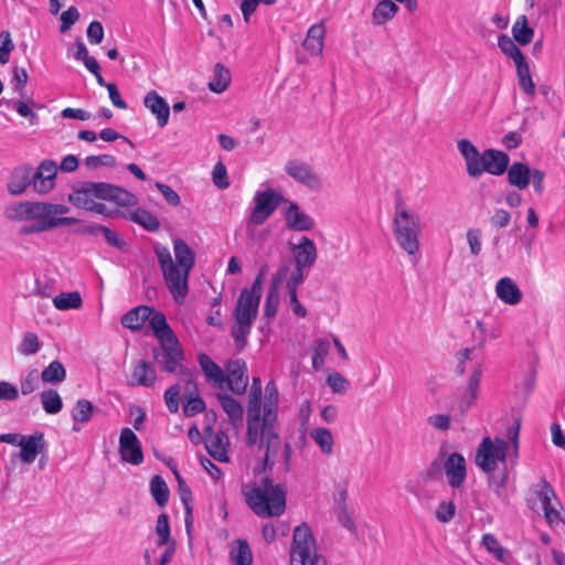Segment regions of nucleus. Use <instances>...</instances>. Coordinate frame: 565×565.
Masks as SVG:
<instances>
[{"instance_id":"f257e3e1","label":"nucleus","mask_w":565,"mask_h":565,"mask_svg":"<svg viewBox=\"0 0 565 565\" xmlns=\"http://www.w3.org/2000/svg\"><path fill=\"white\" fill-rule=\"evenodd\" d=\"M242 493L248 508L259 518L280 516L286 510L287 489L268 476L243 486Z\"/></svg>"},{"instance_id":"f03ea898","label":"nucleus","mask_w":565,"mask_h":565,"mask_svg":"<svg viewBox=\"0 0 565 565\" xmlns=\"http://www.w3.org/2000/svg\"><path fill=\"white\" fill-rule=\"evenodd\" d=\"M273 402L263 407L262 422H259L258 437L255 445L263 452L260 465L255 467L256 475L270 472L275 465V458L281 449V439L278 430V420Z\"/></svg>"},{"instance_id":"7ed1b4c3","label":"nucleus","mask_w":565,"mask_h":565,"mask_svg":"<svg viewBox=\"0 0 565 565\" xmlns=\"http://www.w3.org/2000/svg\"><path fill=\"white\" fill-rule=\"evenodd\" d=\"M392 226L398 247L409 256L416 255L420 249L419 237L423 230L420 216L402 199L395 202Z\"/></svg>"},{"instance_id":"20e7f679","label":"nucleus","mask_w":565,"mask_h":565,"mask_svg":"<svg viewBox=\"0 0 565 565\" xmlns=\"http://www.w3.org/2000/svg\"><path fill=\"white\" fill-rule=\"evenodd\" d=\"M154 253L160 265L166 285L173 299L178 303H183L189 294V270L177 267L172 260L170 250L164 246H156Z\"/></svg>"},{"instance_id":"39448f33","label":"nucleus","mask_w":565,"mask_h":565,"mask_svg":"<svg viewBox=\"0 0 565 565\" xmlns=\"http://www.w3.org/2000/svg\"><path fill=\"white\" fill-rule=\"evenodd\" d=\"M290 565H327V561L317 552L315 535L307 523L294 530Z\"/></svg>"},{"instance_id":"423d86ee","label":"nucleus","mask_w":565,"mask_h":565,"mask_svg":"<svg viewBox=\"0 0 565 565\" xmlns=\"http://www.w3.org/2000/svg\"><path fill=\"white\" fill-rule=\"evenodd\" d=\"M509 444L502 438L484 437L479 444L475 462L486 473L493 472L498 462H505Z\"/></svg>"},{"instance_id":"0eeeda50","label":"nucleus","mask_w":565,"mask_h":565,"mask_svg":"<svg viewBox=\"0 0 565 565\" xmlns=\"http://www.w3.org/2000/svg\"><path fill=\"white\" fill-rule=\"evenodd\" d=\"M254 201L255 206L249 216V222L254 225H262L281 203L289 202L271 188L256 192Z\"/></svg>"},{"instance_id":"6e6552de","label":"nucleus","mask_w":565,"mask_h":565,"mask_svg":"<svg viewBox=\"0 0 565 565\" xmlns=\"http://www.w3.org/2000/svg\"><path fill=\"white\" fill-rule=\"evenodd\" d=\"M260 403H262V382L260 379L254 377L252 387L248 395L247 407V431L246 444L252 447L255 446L258 437V427L260 418Z\"/></svg>"},{"instance_id":"1a4fd4ad","label":"nucleus","mask_w":565,"mask_h":565,"mask_svg":"<svg viewBox=\"0 0 565 565\" xmlns=\"http://www.w3.org/2000/svg\"><path fill=\"white\" fill-rule=\"evenodd\" d=\"M262 294L259 281H254L250 288H243L235 306L234 319L253 323L258 315Z\"/></svg>"},{"instance_id":"9d476101","label":"nucleus","mask_w":565,"mask_h":565,"mask_svg":"<svg viewBox=\"0 0 565 565\" xmlns=\"http://www.w3.org/2000/svg\"><path fill=\"white\" fill-rule=\"evenodd\" d=\"M89 188L95 198L99 200L111 201L121 206L135 205L137 203L136 196L120 186L106 182H89Z\"/></svg>"},{"instance_id":"9b49d317","label":"nucleus","mask_w":565,"mask_h":565,"mask_svg":"<svg viewBox=\"0 0 565 565\" xmlns=\"http://www.w3.org/2000/svg\"><path fill=\"white\" fill-rule=\"evenodd\" d=\"M226 373H224L225 388L241 395L246 392L248 385V374L246 362L242 359L230 360L226 363Z\"/></svg>"},{"instance_id":"f8f14e48","label":"nucleus","mask_w":565,"mask_h":565,"mask_svg":"<svg viewBox=\"0 0 565 565\" xmlns=\"http://www.w3.org/2000/svg\"><path fill=\"white\" fill-rule=\"evenodd\" d=\"M152 353L154 361L161 366L162 371L180 372L181 365L179 363L183 359V351L178 340L177 343H172V341L161 342V347L153 349Z\"/></svg>"},{"instance_id":"ddd939ff","label":"nucleus","mask_w":565,"mask_h":565,"mask_svg":"<svg viewBox=\"0 0 565 565\" xmlns=\"http://www.w3.org/2000/svg\"><path fill=\"white\" fill-rule=\"evenodd\" d=\"M119 455L122 461L134 466L143 462L141 443L130 428H122L119 436Z\"/></svg>"},{"instance_id":"4468645a","label":"nucleus","mask_w":565,"mask_h":565,"mask_svg":"<svg viewBox=\"0 0 565 565\" xmlns=\"http://www.w3.org/2000/svg\"><path fill=\"white\" fill-rule=\"evenodd\" d=\"M285 171L294 180L311 190H318L322 185L319 175L306 162L289 160L285 166Z\"/></svg>"},{"instance_id":"2eb2a0df","label":"nucleus","mask_w":565,"mask_h":565,"mask_svg":"<svg viewBox=\"0 0 565 565\" xmlns=\"http://www.w3.org/2000/svg\"><path fill=\"white\" fill-rule=\"evenodd\" d=\"M443 469L451 488L458 489L463 484L467 477V463L461 454H450L443 461Z\"/></svg>"},{"instance_id":"dca6fc26","label":"nucleus","mask_w":565,"mask_h":565,"mask_svg":"<svg viewBox=\"0 0 565 565\" xmlns=\"http://www.w3.org/2000/svg\"><path fill=\"white\" fill-rule=\"evenodd\" d=\"M289 247L292 252L296 267L305 268L309 271L318 258L315 242L307 236H302L298 244L289 243Z\"/></svg>"},{"instance_id":"f3484780","label":"nucleus","mask_w":565,"mask_h":565,"mask_svg":"<svg viewBox=\"0 0 565 565\" xmlns=\"http://www.w3.org/2000/svg\"><path fill=\"white\" fill-rule=\"evenodd\" d=\"M33 174V189L39 194H45L54 188L57 174L56 162L50 159L43 160Z\"/></svg>"},{"instance_id":"a211bd4d","label":"nucleus","mask_w":565,"mask_h":565,"mask_svg":"<svg viewBox=\"0 0 565 565\" xmlns=\"http://www.w3.org/2000/svg\"><path fill=\"white\" fill-rule=\"evenodd\" d=\"M480 175L488 172L493 175L503 174L509 167V156L500 150L487 149L482 152L479 160Z\"/></svg>"},{"instance_id":"6ab92c4d","label":"nucleus","mask_w":565,"mask_h":565,"mask_svg":"<svg viewBox=\"0 0 565 565\" xmlns=\"http://www.w3.org/2000/svg\"><path fill=\"white\" fill-rule=\"evenodd\" d=\"M4 216L12 222L41 218V202L24 201L15 203L4 210Z\"/></svg>"},{"instance_id":"aec40b11","label":"nucleus","mask_w":565,"mask_h":565,"mask_svg":"<svg viewBox=\"0 0 565 565\" xmlns=\"http://www.w3.org/2000/svg\"><path fill=\"white\" fill-rule=\"evenodd\" d=\"M45 449V439L42 431L33 435H25L20 446L19 458L24 463L34 462L36 456Z\"/></svg>"},{"instance_id":"412c9836","label":"nucleus","mask_w":565,"mask_h":565,"mask_svg":"<svg viewBox=\"0 0 565 565\" xmlns=\"http://www.w3.org/2000/svg\"><path fill=\"white\" fill-rule=\"evenodd\" d=\"M143 105L156 116L157 124L160 128L168 125L170 117L169 104L156 90L146 94Z\"/></svg>"},{"instance_id":"4be33fe9","label":"nucleus","mask_w":565,"mask_h":565,"mask_svg":"<svg viewBox=\"0 0 565 565\" xmlns=\"http://www.w3.org/2000/svg\"><path fill=\"white\" fill-rule=\"evenodd\" d=\"M285 221L287 228L291 231L305 232L311 231L315 227L313 220L303 213L295 202H289V206L285 212Z\"/></svg>"},{"instance_id":"5701e85b","label":"nucleus","mask_w":565,"mask_h":565,"mask_svg":"<svg viewBox=\"0 0 565 565\" xmlns=\"http://www.w3.org/2000/svg\"><path fill=\"white\" fill-rule=\"evenodd\" d=\"M205 448L207 452L218 461H227L226 448L228 446V437L223 431H213L209 428L205 436Z\"/></svg>"},{"instance_id":"b1692460","label":"nucleus","mask_w":565,"mask_h":565,"mask_svg":"<svg viewBox=\"0 0 565 565\" xmlns=\"http://www.w3.org/2000/svg\"><path fill=\"white\" fill-rule=\"evenodd\" d=\"M157 373L151 363L139 360L134 362L130 384L136 386L151 387L156 384Z\"/></svg>"},{"instance_id":"393cba45","label":"nucleus","mask_w":565,"mask_h":565,"mask_svg":"<svg viewBox=\"0 0 565 565\" xmlns=\"http://www.w3.org/2000/svg\"><path fill=\"white\" fill-rule=\"evenodd\" d=\"M33 185V174L30 167H20L13 170L8 182V191L11 195H20L29 185Z\"/></svg>"},{"instance_id":"a878e982","label":"nucleus","mask_w":565,"mask_h":565,"mask_svg":"<svg viewBox=\"0 0 565 565\" xmlns=\"http://www.w3.org/2000/svg\"><path fill=\"white\" fill-rule=\"evenodd\" d=\"M200 366L206 376L207 381L212 383L213 387L224 390L225 380L224 371L217 365L207 354L201 353L199 355Z\"/></svg>"},{"instance_id":"bb28decb","label":"nucleus","mask_w":565,"mask_h":565,"mask_svg":"<svg viewBox=\"0 0 565 565\" xmlns=\"http://www.w3.org/2000/svg\"><path fill=\"white\" fill-rule=\"evenodd\" d=\"M495 294L500 300L510 306L518 305L522 300L520 288L510 277H503L498 280Z\"/></svg>"},{"instance_id":"cd10ccee","label":"nucleus","mask_w":565,"mask_h":565,"mask_svg":"<svg viewBox=\"0 0 565 565\" xmlns=\"http://www.w3.org/2000/svg\"><path fill=\"white\" fill-rule=\"evenodd\" d=\"M458 149L465 158L468 174L472 178L480 177L479 160L482 153L467 139L458 141Z\"/></svg>"},{"instance_id":"c85d7f7f","label":"nucleus","mask_w":565,"mask_h":565,"mask_svg":"<svg viewBox=\"0 0 565 565\" xmlns=\"http://www.w3.org/2000/svg\"><path fill=\"white\" fill-rule=\"evenodd\" d=\"M326 28L323 23H317L309 28L302 45L312 55H321L324 45Z\"/></svg>"},{"instance_id":"c756f323","label":"nucleus","mask_w":565,"mask_h":565,"mask_svg":"<svg viewBox=\"0 0 565 565\" xmlns=\"http://www.w3.org/2000/svg\"><path fill=\"white\" fill-rule=\"evenodd\" d=\"M481 367L478 366L471 373L466 392L460 399L458 406L461 413H466L476 402L478 396V388L481 381Z\"/></svg>"},{"instance_id":"7c9ffc66","label":"nucleus","mask_w":565,"mask_h":565,"mask_svg":"<svg viewBox=\"0 0 565 565\" xmlns=\"http://www.w3.org/2000/svg\"><path fill=\"white\" fill-rule=\"evenodd\" d=\"M152 308L148 306H138L121 318V324L130 330H140L145 322L150 318Z\"/></svg>"},{"instance_id":"2f4dec72","label":"nucleus","mask_w":565,"mask_h":565,"mask_svg":"<svg viewBox=\"0 0 565 565\" xmlns=\"http://www.w3.org/2000/svg\"><path fill=\"white\" fill-rule=\"evenodd\" d=\"M173 252L177 267L191 271L195 264L193 249L182 238H175L173 241Z\"/></svg>"},{"instance_id":"473e14b6","label":"nucleus","mask_w":565,"mask_h":565,"mask_svg":"<svg viewBox=\"0 0 565 565\" xmlns=\"http://www.w3.org/2000/svg\"><path fill=\"white\" fill-rule=\"evenodd\" d=\"M149 324L154 333V335L161 341H172V343H177V338L173 334L172 329L169 327L166 316L162 312H154L150 316Z\"/></svg>"},{"instance_id":"72a5a7b5","label":"nucleus","mask_w":565,"mask_h":565,"mask_svg":"<svg viewBox=\"0 0 565 565\" xmlns=\"http://www.w3.org/2000/svg\"><path fill=\"white\" fill-rule=\"evenodd\" d=\"M216 398L220 402L223 411L228 416L230 422L234 425H241L243 423V406L231 395L217 393Z\"/></svg>"},{"instance_id":"f704fd0d","label":"nucleus","mask_w":565,"mask_h":565,"mask_svg":"<svg viewBox=\"0 0 565 565\" xmlns=\"http://www.w3.org/2000/svg\"><path fill=\"white\" fill-rule=\"evenodd\" d=\"M508 170L509 183L520 190L529 186L531 182V169L522 162H514Z\"/></svg>"},{"instance_id":"c9c22d12","label":"nucleus","mask_w":565,"mask_h":565,"mask_svg":"<svg viewBox=\"0 0 565 565\" xmlns=\"http://www.w3.org/2000/svg\"><path fill=\"white\" fill-rule=\"evenodd\" d=\"M230 559L234 565H252L253 554L245 540H236L231 544Z\"/></svg>"},{"instance_id":"e433bc0d","label":"nucleus","mask_w":565,"mask_h":565,"mask_svg":"<svg viewBox=\"0 0 565 565\" xmlns=\"http://www.w3.org/2000/svg\"><path fill=\"white\" fill-rule=\"evenodd\" d=\"M398 6L392 0H381L372 12V22L375 25L385 24L398 12Z\"/></svg>"},{"instance_id":"4c0bfd02","label":"nucleus","mask_w":565,"mask_h":565,"mask_svg":"<svg viewBox=\"0 0 565 565\" xmlns=\"http://www.w3.org/2000/svg\"><path fill=\"white\" fill-rule=\"evenodd\" d=\"M230 84V70L225 65L216 63L213 70V78L207 84L210 90L216 94H221L227 89Z\"/></svg>"},{"instance_id":"58836bf2","label":"nucleus","mask_w":565,"mask_h":565,"mask_svg":"<svg viewBox=\"0 0 565 565\" xmlns=\"http://www.w3.org/2000/svg\"><path fill=\"white\" fill-rule=\"evenodd\" d=\"M514 41L520 45H527L532 42L534 30L529 25L526 15H520L512 26Z\"/></svg>"},{"instance_id":"ea45409f","label":"nucleus","mask_w":565,"mask_h":565,"mask_svg":"<svg viewBox=\"0 0 565 565\" xmlns=\"http://www.w3.org/2000/svg\"><path fill=\"white\" fill-rule=\"evenodd\" d=\"M40 374L41 381L45 384H60L66 379V370L57 360L52 361Z\"/></svg>"},{"instance_id":"a19ab883","label":"nucleus","mask_w":565,"mask_h":565,"mask_svg":"<svg viewBox=\"0 0 565 565\" xmlns=\"http://www.w3.org/2000/svg\"><path fill=\"white\" fill-rule=\"evenodd\" d=\"M52 302L57 310L65 311L79 309L83 305V299L78 291H70L56 295Z\"/></svg>"},{"instance_id":"79ce46f5","label":"nucleus","mask_w":565,"mask_h":565,"mask_svg":"<svg viewBox=\"0 0 565 565\" xmlns=\"http://www.w3.org/2000/svg\"><path fill=\"white\" fill-rule=\"evenodd\" d=\"M41 405L46 414L55 415L63 408V401L56 390L49 388L40 394Z\"/></svg>"},{"instance_id":"37998d69","label":"nucleus","mask_w":565,"mask_h":565,"mask_svg":"<svg viewBox=\"0 0 565 565\" xmlns=\"http://www.w3.org/2000/svg\"><path fill=\"white\" fill-rule=\"evenodd\" d=\"M150 492L156 503L160 508H164L169 501V489L164 479L156 475L150 480Z\"/></svg>"},{"instance_id":"c03bdc74","label":"nucleus","mask_w":565,"mask_h":565,"mask_svg":"<svg viewBox=\"0 0 565 565\" xmlns=\"http://www.w3.org/2000/svg\"><path fill=\"white\" fill-rule=\"evenodd\" d=\"M128 218L150 232H156L160 227V222L157 216L143 209H137L130 212Z\"/></svg>"},{"instance_id":"a18cd8bd","label":"nucleus","mask_w":565,"mask_h":565,"mask_svg":"<svg viewBox=\"0 0 565 565\" xmlns=\"http://www.w3.org/2000/svg\"><path fill=\"white\" fill-rule=\"evenodd\" d=\"M311 438L319 446L320 450L326 455L333 452V436L328 428L319 427L315 428L310 433Z\"/></svg>"},{"instance_id":"49530a36","label":"nucleus","mask_w":565,"mask_h":565,"mask_svg":"<svg viewBox=\"0 0 565 565\" xmlns=\"http://www.w3.org/2000/svg\"><path fill=\"white\" fill-rule=\"evenodd\" d=\"M95 195L89 188V182L84 183L79 189L70 194L68 200L74 205L88 210Z\"/></svg>"},{"instance_id":"de8ad7c7","label":"nucleus","mask_w":565,"mask_h":565,"mask_svg":"<svg viewBox=\"0 0 565 565\" xmlns=\"http://www.w3.org/2000/svg\"><path fill=\"white\" fill-rule=\"evenodd\" d=\"M42 344L39 340V337L34 332H26L23 334L20 344L18 345V352L21 355H33L38 353L41 349Z\"/></svg>"},{"instance_id":"09e8293b","label":"nucleus","mask_w":565,"mask_h":565,"mask_svg":"<svg viewBox=\"0 0 565 565\" xmlns=\"http://www.w3.org/2000/svg\"><path fill=\"white\" fill-rule=\"evenodd\" d=\"M41 374L38 369H31L20 379V391L26 396L39 388Z\"/></svg>"},{"instance_id":"8fccbe9b","label":"nucleus","mask_w":565,"mask_h":565,"mask_svg":"<svg viewBox=\"0 0 565 565\" xmlns=\"http://www.w3.org/2000/svg\"><path fill=\"white\" fill-rule=\"evenodd\" d=\"M250 322L235 320L231 334L238 350H243L247 344V337L252 329Z\"/></svg>"},{"instance_id":"3c124183","label":"nucleus","mask_w":565,"mask_h":565,"mask_svg":"<svg viewBox=\"0 0 565 565\" xmlns=\"http://www.w3.org/2000/svg\"><path fill=\"white\" fill-rule=\"evenodd\" d=\"M93 412V404L88 399L81 398L72 411V417L75 422L84 424L90 420Z\"/></svg>"},{"instance_id":"603ef678","label":"nucleus","mask_w":565,"mask_h":565,"mask_svg":"<svg viewBox=\"0 0 565 565\" xmlns=\"http://www.w3.org/2000/svg\"><path fill=\"white\" fill-rule=\"evenodd\" d=\"M156 533L158 535L156 542L158 546H163L164 544L174 542V540L171 537L169 518L167 514L162 513L158 516L156 523Z\"/></svg>"},{"instance_id":"864d4df0","label":"nucleus","mask_w":565,"mask_h":565,"mask_svg":"<svg viewBox=\"0 0 565 565\" xmlns=\"http://www.w3.org/2000/svg\"><path fill=\"white\" fill-rule=\"evenodd\" d=\"M498 46L507 56L512 58L513 62H516L519 60L522 61V57L524 56L521 50L515 44V42L505 34H501L498 38Z\"/></svg>"},{"instance_id":"5fc2aeb1","label":"nucleus","mask_w":565,"mask_h":565,"mask_svg":"<svg viewBox=\"0 0 565 565\" xmlns=\"http://www.w3.org/2000/svg\"><path fill=\"white\" fill-rule=\"evenodd\" d=\"M32 99L30 102L24 100H10L8 106L14 109L21 117L26 118L31 125L38 122V116L32 109Z\"/></svg>"},{"instance_id":"6e6d98bb","label":"nucleus","mask_w":565,"mask_h":565,"mask_svg":"<svg viewBox=\"0 0 565 565\" xmlns=\"http://www.w3.org/2000/svg\"><path fill=\"white\" fill-rule=\"evenodd\" d=\"M279 306V288L275 286H269V290L266 296L265 305H264V315L267 318H274L277 315Z\"/></svg>"},{"instance_id":"4d7b16f0","label":"nucleus","mask_w":565,"mask_h":565,"mask_svg":"<svg viewBox=\"0 0 565 565\" xmlns=\"http://www.w3.org/2000/svg\"><path fill=\"white\" fill-rule=\"evenodd\" d=\"M70 207L65 204L41 202V218H51L66 214Z\"/></svg>"},{"instance_id":"13d9d810","label":"nucleus","mask_w":565,"mask_h":565,"mask_svg":"<svg viewBox=\"0 0 565 565\" xmlns=\"http://www.w3.org/2000/svg\"><path fill=\"white\" fill-rule=\"evenodd\" d=\"M456 513V505L452 501H441L436 509V519L439 522L448 523Z\"/></svg>"},{"instance_id":"bf43d9fd","label":"nucleus","mask_w":565,"mask_h":565,"mask_svg":"<svg viewBox=\"0 0 565 565\" xmlns=\"http://www.w3.org/2000/svg\"><path fill=\"white\" fill-rule=\"evenodd\" d=\"M327 383L333 393L343 394L350 387V382L340 373L334 372L327 377Z\"/></svg>"},{"instance_id":"052dcab7","label":"nucleus","mask_w":565,"mask_h":565,"mask_svg":"<svg viewBox=\"0 0 565 565\" xmlns=\"http://www.w3.org/2000/svg\"><path fill=\"white\" fill-rule=\"evenodd\" d=\"M213 183L216 188L221 190H225L230 186V181L227 177V170L225 164L222 162H217L212 172Z\"/></svg>"},{"instance_id":"680f3d73","label":"nucleus","mask_w":565,"mask_h":565,"mask_svg":"<svg viewBox=\"0 0 565 565\" xmlns=\"http://www.w3.org/2000/svg\"><path fill=\"white\" fill-rule=\"evenodd\" d=\"M535 493L542 503L543 511L553 507L552 499L555 498V492L545 479L542 480L541 489L535 490Z\"/></svg>"},{"instance_id":"e2e57ef3","label":"nucleus","mask_w":565,"mask_h":565,"mask_svg":"<svg viewBox=\"0 0 565 565\" xmlns=\"http://www.w3.org/2000/svg\"><path fill=\"white\" fill-rule=\"evenodd\" d=\"M85 166L88 169H97L102 166L113 168L116 166V159L111 154L88 156L85 159Z\"/></svg>"},{"instance_id":"0e129e2a","label":"nucleus","mask_w":565,"mask_h":565,"mask_svg":"<svg viewBox=\"0 0 565 565\" xmlns=\"http://www.w3.org/2000/svg\"><path fill=\"white\" fill-rule=\"evenodd\" d=\"M180 391V385L174 384L164 392V402L170 413L174 414L179 411Z\"/></svg>"},{"instance_id":"69168bd1","label":"nucleus","mask_w":565,"mask_h":565,"mask_svg":"<svg viewBox=\"0 0 565 565\" xmlns=\"http://www.w3.org/2000/svg\"><path fill=\"white\" fill-rule=\"evenodd\" d=\"M204 409L205 403L200 396L188 397L186 403L183 405V413L188 417L200 414Z\"/></svg>"},{"instance_id":"338daca9","label":"nucleus","mask_w":565,"mask_h":565,"mask_svg":"<svg viewBox=\"0 0 565 565\" xmlns=\"http://www.w3.org/2000/svg\"><path fill=\"white\" fill-rule=\"evenodd\" d=\"M444 473L443 469V460L435 459L430 462V465L422 472V478L424 481H431L441 478Z\"/></svg>"},{"instance_id":"774afa93","label":"nucleus","mask_w":565,"mask_h":565,"mask_svg":"<svg viewBox=\"0 0 565 565\" xmlns=\"http://www.w3.org/2000/svg\"><path fill=\"white\" fill-rule=\"evenodd\" d=\"M79 19V12L75 7H70L66 11L61 14V28L60 31L65 33L73 24Z\"/></svg>"}]
</instances>
